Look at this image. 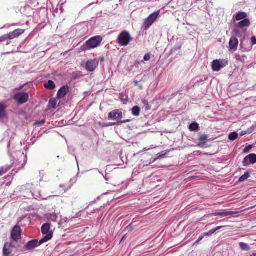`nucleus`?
<instances>
[{"instance_id": "obj_1", "label": "nucleus", "mask_w": 256, "mask_h": 256, "mask_svg": "<svg viewBox=\"0 0 256 256\" xmlns=\"http://www.w3.org/2000/svg\"><path fill=\"white\" fill-rule=\"evenodd\" d=\"M102 41V38L101 36H93L82 45L78 48V51L79 52H81L96 48L100 45Z\"/></svg>"}, {"instance_id": "obj_2", "label": "nucleus", "mask_w": 256, "mask_h": 256, "mask_svg": "<svg viewBox=\"0 0 256 256\" xmlns=\"http://www.w3.org/2000/svg\"><path fill=\"white\" fill-rule=\"evenodd\" d=\"M52 235L51 234H49L46 236H45L42 238L38 241L37 240H30L27 242L24 248L26 250H32L34 248L42 244L47 242L52 238Z\"/></svg>"}, {"instance_id": "obj_3", "label": "nucleus", "mask_w": 256, "mask_h": 256, "mask_svg": "<svg viewBox=\"0 0 256 256\" xmlns=\"http://www.w3.org/2000/svg\"><path fill=\"white\" fill-rule=\"evenodd\" d=\"M159 12L160 10L156 12L151 14L145 20L142 26V29L143 30H146L150 28L158 18Z\"/></svg>"}, {"instance_id": "obj_4", "label": "nucleus", "mask_w": 256, "mask_h": 256, "mask_svg": "<svg viewBox=\"0 0 256 256\" xmlns=\"http://www.w3.org/2000/svg\"><path fill=\"white\" fill-rule=\"evenodd\" d=\"M132 40V38L130 36V34L126 31H124L121 32L119 35L117 41L118 43L120 46H128Z\"/></svg>"}, {"instance_id": "obj_5", "label": "nucleus", "mask_w": 256, "mask_h": 256, "mask_svg": "<svg viewBox=\"0 0 256 256\" xmlns=\"http://www.w3.org/2000/svg\"><path fill=\"white\" fill-rule=\"evenodd\" d=\"M14 98L19 104H22L28 102L29 96L26 92H20L16 94Z\"/></svg>"}, {"instance_id": "obj_6", "label": "nucleus", "mask_w": 256, "mask_h": 256, "mask_svg": "<svg viewBox=\"0 0 256 256\" xmlns=\"http://www.w3.org/2000/svg\"><path fill=\"white\" fill-rule=\"evenodd\" d=\"M123 118L122 110H115L109 112L108 118L110 120H119Z\"/></svg>"}, {"instance_id": "obj_7", "label": "nucleus", "mask_w": 256, "mask_h": 256, "mask_svg": "<svg viewBox=\"0 0 256 256\" xmlns=\"http://www.w3.org/2000/svg\"><path fill=\"white\" fill-rule=\"evenodd\" d=\"M256 163V154H250L246 156L243 161L242 164L244 166H248L250 164H254Z\"/></svg>"}, {"instance_id": "obj_8", "label": "nucleus", "mask_w": 256, "mask_h": 256, "mask_svg": "<svg viewBox=\"0 0 256 256\" xmlns=\"http://www.w3.org/2000/svg\"><path fill=\"white\" fill-rule=\"evenodd\" d=\"M21 236L20 227L18 225L15 226L11 232V238L15 242H18Z\"/></svg>"}, {"instance_id": "obj_9", "label": "nucleus", "mask_w": 256, "mask_h": 256, "mask_svg": "<svg viewBox=\"0 0 256 256\" xmlns=\"http://www.w3.org/2000/svg\"><path fill=\"white\" fill-rule=\"evenodd\" d=\"M69 92V87L68 85L64 86L60 88L57 94V97L58 98H64Z\"/></svg>"}, {"instance_id": "obj_10", "label": "nucleus", "mask_w": 256, "mask_h": 256, "mask_svg": "<svg viewBox=\"0 0 256 256\" xmlns=\"http://www.w3.org/2000/svg\"><path fill=\"white\" fill-rule=\"evenodd\" d=\"M12 252V246L11 243H5L3 248L2 253L4 256H10Z\"/></svg>"}, {"instance_id": "obj_11", "label": "nucleus", "mask_w": 256, "mask_h": 256, "mask_svg": "<svg viewBox=\"0 0 256 256\" xmlns=\"http://www.w3.org/2000/svg\"><path fill=\"white\" fill-rule=\"evenodd\" d=\"M24 32L22 29H16L12 32L8 33V39L12 40L18 37Z\"/></svg>"}, {"instance_id": "obj_12", "label": "nucleus", "mask_w": 256, "mask_h": 256, "mask_svg": "<svg viewBox=\"0 0 256 256\" xmlns=\"http://www.w3.org/2000/svg\"><path fill=\"white\" fill-rule=\"evenodd\" d=\"M247 17L248 14L246 12H239L233 16V19L234 20L241 21L246 18Z\"/></svg>"}, {"instance_id": "obj_13", "label": "nucleus", "mask_w": 256, "mask_h": 256, "mask_svg": "<svg viewBox=\"0 0 256 256\" xmlns=\"http://www.w3.org/2000/svg\"><path fill=\"white\" fill-rule=\"evenodd\" d=\"M208 140V136L206 134H203L200 135L199 138V142L198 144V146L200 148H203L204 147V145Z\"/></svg>"}, {"instance_id": "obj_14", "label": "nucleus", "mask_w": 256, "mask_h": 256, "mask_svg": "<svg viewBox=\"0 0 256 256\" xmlns=\"http://www.w3.org/2000/svg\"><path fill=\"white\" fill-rule=\"evenodd\" d=\"M250 26V20H248L247 18L240 21L236 25L237 28H248Z\"/></svg>"}, {"instance_id": "obj_15", "label": "nucleus", "mask_w": 256, "mask_h": 256, "mask_svg": "<svg viewBox=\"0 0 256 256\" xmlns=\"http://www.w3.org/2000/svg\"><path fill=\"white\" fill-rule=\"evenodd\" d=\"M238 45V40L235 37H232L229 42L230 48L231 49L235 50L237 48Z\"/></svg>"}, {"instance_id": "obj_16", "label": "nucleus", "mask_w": 256, "mask_h": 256, "mask_svg": "<svg viewBox=\"0 0 256 256\" xmlns=\"http://www.w3.org/2000/svg\"><path fill=\"white\" fill-rule=\"evenodd\" d=\"M50 228V224L49 223L47 222V223L44 224L42 226V228H41L42 232L44 234H46V236L47 234H52V233L49 232Z\"/></svg>"}, {"instance_id": "obj_17", "label": "nucleus", "mask_w": 256, "mask_h": 256, "mask_svg": "<svg viewBox=\"0 0 256 256\" xmlns=\"http://www.w3.org/2000/svg\"><path fill=\"white\" fill-rule=\"evenodd\" d=\"M104 62V56L100 57L99 58H94L92 61H88L86 64H99Z\"/></svg>"}, {"instance_id": "obj_18", "label": "nucleus", "mask_w": 256, "mask_h": 256, "mask_svg": "<svg viewBox=\"0 0 256 256\" xmlns=\"http://www.w3.org/2000/svg\"><path fill=\"white\" fill-rule=\"evenodd\" d=\"M6 106L2 103H0V119L4 118L6 116Z\"/></svg>"}, {"instance_id": "obj_19", "label": "nucleus", "mask_w": 256, "mask_h": 256, "mask_svg": "<svg viewBox=\"0 0 256 256\" xmlns=\"http://www.w3.org/2000/svg\"><path fill=\"white\" fill-rule=\"evenodd\" d=\"M84 74L81 72H73L71 74V78L72 80L79 79L82 77Z\"/></svg>"}, {"instance_id": "obj_20", "label": "nucleus", "mask_w": 256, "mask_h": 256, "mask_svg": "<svg viewBox=\"0 0 256 256\" xmlns=\"http://www.w3.org/2000/svg\"><path fill=\"white\" fill-rule=\"evenodd\" d=\"M235 58L237 60L238 62L244 63L246 62L247 58L244 55L236 54Z\"/></svg>"}, {"instance_id": "obj_21", "label": "nucleus", "mask_w": 256, "mask_h": 256, "mask_svg": "<svg viewBox=\"0 0 256 256\" xmlns=\"http://www.w3.org/2000/svg\"><path fill=\"white\" fill-rule=\"evenodd\" d=\"M44 86L47 89L52 90L56 87V84L52 80H48L44 84Z\"/></svg>"}, {"instance_id": "obj_22", "label": "nucleus", "mask_w": 256, "mask_h": 256, "mask_svg": "<svg viewBox=\"0 0 256 256\" xmlns=\"http://www.w3.org/2000/svg\"><path fill=\"white\" fill-rule=\"evenodd\" d=\"M132 114L136 116H140V108L138 106H134L132 108Z\"/></svg>"}, {"instance_id": "obj_23", "label": "nucleus", "mask_w": 256, "mask_h": 256, "mask_svg": "<svg viewBox=\"0 0 256 256\" xmlns=\"http://www.w3.org/2000/svg\"><path fill=\"white\" fill-rule=\"evenodd\" d=\"M199 128V125L196 122H194L189 126V129L191 131H196Z\"/></svg>"}, {"instance_id": "obj_24", "label": "nucleus", "mask_w": 256, "mask_h": 256, "mask_svg": "<svg viewBox=\"0 0 256 256\" xmlns=\"http://www.w3.org/2000/svg\"><path fill=\"white\" fill-rule=\"evenodd\" d=\"M88 71L93 72L96 68L97 65H82Z\"/></svg>"}, {"instance_id": "obj_25", "label": "nucleus", "mask_w": 256, "mask_h": 256, "mask_svg": "<svg viewBox=\"0 0 256 256\" xmlns=\"http://www.w3.org/2000/svg\"><path fill=\"white\" fill-rule=\"evenodd\" d=\"M240 248L243 250H250V246L246 243L241 242L239 244Z\"/></svg>"}, {"instance_id": "obj_26", "label": "nucleus", "mask_w": 256, "mask_h": 256, "mask_svg": "<svg viewBox=\"0 0 256 256\" xmlns=\"http://www.w3.org/2000/svg\"><path fill=\"white\" fill-rule=\"evenodd\" d=\"M250 177V174L248 172H246L238 180L239 182H243L246 180Z\"/></svg>"}, {"instance_id": "obj_27", "label": "nucleus", "mask_w": 256, "mask_h": 256, "mask_svg": "<svg viewBox=\"0 0 256 256\" xmlns=\"http://www.w3.org/2000/svg\"><path fill=\"white\" fill-rule=\"evenodd\" d=\"M228 61L224 60H213L212 64H228Z\"/></svg>"}, {"instance_id": "obj_28", "label": "nucleus", "mask_w": 256, "mask_h": 256, "mask_svg": "<svg viewBox=\"0 0 256 256\" xmlns=\"http://www.w3.org/2000/svg\"><path fill=\"white\" fill-rule=\"evenodd\" d=\"M226 65H212V68L214 72H218L222 68H224Z\"/></svg>"}, {"instance_id": "obj_29", "label": "nucleus", "mask_w": 256, "mask_h": 256, "mask_svg": "<svg viewBox=\"0 0 256 256\" xmlns=\"http://www.w3.org/2000/svg\"><path fill=\"white\" fill-rule=\"evenodd\" d=\"M238 137V134L236 132H232L230 133L228 136V138L230 140H236Z\"/></svg>"}, {"instance_id": "obj_30", "label": "nucleus", "mask_w": 256, "mask_h": 256, "mask_svg": "<svg viewBox=\"0 0 256 256\" xmlns=\"http://www.w3.org/2000/svg\"><path fill=\"white\" fill-rule=\"evenodd\" d=\"M58 217V214H56L55 213H54L50 214V216H48V218L50 220L52 221L56 222L57 220Z\"/></svg>"}, {"instance_id": "obj_31", "label": "nucleus", "mask_w": 256, "mask_h": 256, "mask_svg": "<svg viewBox=\"0 0 256 256\" xmlns=\"http://www.w3.org/2000/svg\"><path fill=\"white\" fill-rule=\"evenodd\" d=\"M142 104H143L144 107V108L146 110H149L150 108L149 106L148 101L146 100H142Z\"/></svg>"}, {"instance_id": "obj_32", "label": "nucleus", "mask_w": 256, "mask_h": 256, "mask_svg": "<svg viewBox=\"0 0 256 256\" xmlns=\"http://www.w3.org/2000/svg\"><path fill=\"white\" fill-rule=\"evenodd\" d=\"M49 104L51 108H55L56 106V101L55 99H50L49 102Z\"/></svg>"}, {"instance_id": "obj_33", "label": "nucleus", "mask_w": 256, "mask_h": 256, "mask_svg": "<svg viewBox=\"0 0 256 256\" xmlns=\"http://www.w3.org/2000/svg\"><path fill=\"white\" fill-rule=\"evenodd\" d=\"M225 216H231L234 214H238V212H234V211H228V212H224Z\"/></svg>"}, {"instance_id": "obj_34", "label": "nucleus", "mask_w": 256, "mask_h": 256, "mask_svg": "<svg viewBox=\"0 0 256 256\" xmlns=\"http://www.w3.org/2000/svg\"><path fill=\"white\" fill-rule=\"evenodd\" d=\"M9 170V168H4V167H0V176L6 174Z\"/></svg>"}, {"instance_id": "obj_35", "label": "nucleus", "mask_w": 256, "mask_h": 256, "mask_svg": "<svg viewBox=\"0 0 256 256\" xmlns=\"http://www.w3.org/2000/svg\"><path fill=\"white\" fill-rule=\"evenodd\" d=\"M232 32H233L234 34L236 36H238V37L240 36L241 32L239 29H238L237 28H234Z\"/></svg>"}, {"instance_id": "obj_36", "label": "nucleus", "mask_w": 256, "mask_h": 256, "mask_svg": "<svg viewBox=\"0 0 256 256\" xmlns=\"http://www.w3.org/2000/svg\"><path fill=\"white\" fill-rule=\"evenodd\" d=\"M46 122L45 120H42L40 122H37L34 123V126H40L44 124Z\"/></svg>"}, {"instance_id": "obj_37", "label": "nucleus", "mask_w": 256, "mask_h": 256, "mask_svg": "<svg viewBox=\"0 0 256 256\" xmlns=\"http://www.w3.org/2000/svg\"><path fill=\"white\" fill-rule=\"evenodd\" d=\"M215 232L214 230V229H212L210 230H209L208 232H204V236H211L213 234H214Z\"/></svg>"}, {"instance_id": "obj_38", "label": "nucleus", "mask_w": 256, "mask_h": 256, "mask_svg": "<svg viewBox=\"0 0 256 256\" xmlns=\"http://www.w3.org/2000/svg\"><path fill=\"white\" fill-rule=\"evenodd\" d=\"M166 154H158V158H154V160H152V162H155L158 159H161V158H165Z\"/></svg>"}, {"instance_id": "obj_39", "label": "nucleus", "mask_w": 256, "mask_h": 256, "mask_svg": "<svg viewBox=\"0 0 256 256\" xmlns=\"http://www.w3.org/2000/svg\"><path fill=\"white\" fill-rule=\"evenodd\" d=\"M212 215H213L214 216H220L221 217L225 216L224 212L212 213Z\"/></svg>"}, {"instance_id": "obj_40", "label": "nucleus", "mask_w": 256, "mask_h": 256, "mask_svg": "<svg viewBox=\"0 0 256 256\" xmlns=\"http://www.w3.org/2000/svg\"><path fill=\"white\" fill-rule=\"evenodd\" d=\"M152 54L150 53H148L144 56V60L145 61H148L150 60Z\"/></svg>"}, {"instance_id": "obj_41", "label": "nucleus", "mask_w": 256, "mask_h": 256, "mask_svg": "<svg viewBox=\"0 0 256 256\" xmlns=\"http://www.w3.org/2000/svg\"><path fill=\"white\" fill-rule=\"evenodd\" d=\"M252 148V145H248L244 150L243 152L244 153H248Z\"/></svg>"}, {"instance_id": "obj_42", "label": "nucleus", "mask_w": 256, "mask_h": 256, "mask_svg": "<svg viewBox=\"0 0 256 256\" xmlns=\"http://www.w3.org/2000/svg\"><path fill=\"white\" fill-rule=\"evenodd\" d=\"M60 188H64V192H66V191L68 190L69 189H70L71 188L72 184H70V186H66V185H64V184H61L60 186Z\"/></svg>"}, {"instance_id": "obj_43", "label": "nucleus", "mask_w": 256, "mask_h": 256, "mask_svg": "<svg viewBox=\"0 0 256 256\" xmlns=\"http://www.w3.org/2000/svg\"><path fill=\"white\" fill-rule=\"evenodd\" d=\"M8 34H4L0 37V43L4 41L5 40L8 39Z\"/></svg>"}, {"instance_id": "obj_44", "label": "nucleus", "mask_w": 256, "mask_h": 256, "mask_svg": "<svg viewBox=\"0 0 256 256\" xmlns=\"http://www.w3.org/2000/svg\"><path fill=\"white\" fill-rule=\"evenodd\" d=\"M204 236H200L198 240L194 242V244H198L204 238Z\"/></svg>"}, {"instance_id": "obj_45", "label": "nucleus", "mask_w": 256, "mask_h": 256, "mask_svg": "<svg viewBox=\"0 0 256 256\" xmlns=\"http://www.w3.org/2000/svg\"><path fill=\"white\" fill-rule=\"evenodd\" d=\"M251 42H252V45L256 44V36H252L251 38Z\"/></svg>"}, {"instance_id": "obj_46", "label": "nucleus", "mask_w": 256, "mask_h": 256, "mask_svg": "<svg viewBox=\"0 0 256 256\" xmlns=\"http://www.w3.org/2000/svg\"><path fill=\"white\" fill-rule=\"evenodd\" d=\"M133 228L134 226H132V224H131L126 227V230H127L128 231H131L133 230Z\"/></svg>"}, {"instance_id": "obj_47", "label": "nucleus", "mask_w": 256, "mask_h": 256, "mask_svg": "<svg viewBox=\"0 0 256 256\" xmlns=\"http://www.w3.org/2000/svg\"><path fill=\"white\" fill-rule=\"evenodd\" d=\"M130 120H124L123 121L120 120V121L118 122V124H125V123L130 122Z\"/></svg>"}, {"instance_id": "obj_48", "label": "nucleus", "mask_w": 256, "mask_h": 256, "mask_svg": "<svg viewBox=\"0 0 256 256\" xmlns=\"http://www.w3.org/2000/svg\"><path fill=\"white\" fill-rule=\"evenodd\" d=\"M76 178H71L70 180V182L72 183V185L73 184L76 183Z\"/></svg>"}, {"instance_id": "obj_49", "label": "nucleus", "mask_w": 256, "mask_h": 256, "mask_svg": "<svg viewBox=\"0 0 256 256\" xmlns=\"http://www.w3.org/2000/svg\"><path fill=\"white\" fill-rule=\"evenodd\" d=\"M223 226H218L214 228H213L215 232H216L217 230H220V229H221Z\"/></svg>"}, {"instance_id": "obj_50", "label": "nucleus", "mask_w": 256, "mask_h": 256, "mask_svg": "<svg viewBox=\"0 0 256 256\" xmlns=\"http://www.w3.org/2000/svg\"><path fill=\"white\" fill-rule=\"evenodd\" d=\"M116 124H117L116 123L110 122V123H109L108 124L107 126H115Z\"/></svg>"}, {"instance_id": "obj_51", "label": "nucleus", "mask_w": 256, "mask_h": 256, "mask_svg": "<svg viewBox=\"0 0 256 256\" xmlns=\"http://www.w3.org/2000/svg\"><path fill=\"white\" fill-rule=\"evenodd\" d=\"M26 160H25L24 162L22 164V166L21 167H20L18 168V170H20V169H22L23 167H24V166L25 164V162H26Z\"/></svg>"}, {"instance_id": "obj_52", "label": "nucleus", "mask_w": 256, "mask_h": 256, "mask_svg": "<svg viewBox=\"0 0 256 256\" xmlns=\"http://www.w3.org/2000/svg\"><path fill=\"white\" fill-rule=\"evenodd\" d=\"M124 96L123 94H120V99L122 101H124Z\"/></svg>"}, {"instance_id": "obj_53", "label": "nucleus", "mask_w": 256, "mask_h": 256, "mask_svg": "<svg viewBox=\"0 0 256 256\" xmlns=\"http://www.w3.org/2000/svg\"><path fill=\"white\" fill-rule=\"evenodd\" d=\"M246 134V132L245 131H242V132H241L240 135L241 136H243L245 135Z\"/></svg>"}, {"instance_id": "obj_54", "label": "nucleus", "mask_w": 256, "mask_h": 256, "mask_svg": "<svg viewBox=\"0 0 256 256\" xmlns=\"http://www.w3.org/2000/svg\"><path fill=\"white\" fill-rule=\"evenodd\" d=\"M180 46H178L177 48H174L175 50H180Z\"/></svg>"}, {"instance_id": "obj_55", "label": "nucleus", "mask_w": 256, "mask_h": 256, "mask_svg": "<svg viewBox=\"0 0 256 256\" xmlns=\"http://www.w3.org/2000/svg\"><path fill=\"white\" fill-rule=\"evenodd\" d=\"M249 256H256V253H253L252 254H251Z\"/></svg>"}, {"instance_id": "obj_56", "label": "nucleus", "mask_w": 256, "mask_h": 256, "mask_svg": "<svg viewBox=\"0 0 256 256\" xmlns=\"http://www.w3.org/2000/svg\"><path fill=\"white\" fill-rule=\"evenodd\" d=\"M75 158H76V162H77L78 166V159H77V157H76V156H75Z\"/></svg>"}, {"instance_id": "obj_57", "label": "nucleus", "mask_w": 256, "mask_h": 256, "mask_svg": "<svg viewBox=\"0 0 256 256\" xmlns=\"http://www.w3.org/2000/svg\"><path fill=\"white\" fill-rule=\"evenodd\" d=\"M10 42H6V45H8V44H10Z\"/></svg>"}, {"instance_id": "obj_58", "label": "nucleus", "mask_w": 256, "mask_h": 256, "mask_svg": "<svg viewBox=\"0 0 256 256\" xmlns=\"http://www.w3.org/2000/svg\"><path fill=\"white\" fill-rule=\"evenodd\" d=\"M134 82L136 84H137L138 83V82L137 81H135Z\"/></svg>"}, {"instance_id": "obj_59", "label": "nucleus", "mask_w": 256, "mask_h": 256, "mask_svg": "<svg viewBox=\"0 0 256 256\" xmlns=\"http://www.w3.org/2000/svg\"><path fill=\"white\" fill-rule=\"evenodd\" d=\"M124 240V237H123V238H122V239L121 240V242H122V240Z\"/></svg>"}, {"instance_id": "obj_60", "label": "nucleus", "mask_w": 256, "mask_h": 256, "mask_svg": "<svg viewBox=\"0 0 256 256\" xmlns=\"http://www.w3.org/2000/svg\"><path fill=\"white\" fill-rule=\"evenodd\" d=\"M10 143L8 144V148H9V147H10Z\"/></svg>"}]
</instances>
